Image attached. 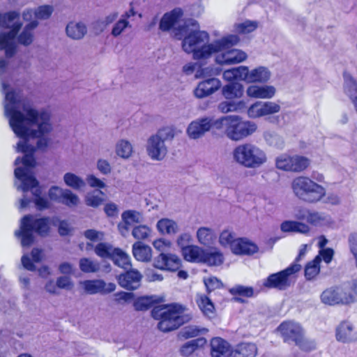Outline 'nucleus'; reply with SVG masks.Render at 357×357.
<instances>
[{"mask_svg": "<svg viewBox=\"0 0 357 357\" xmlns=\"http://www.w3.org/2000/svg\"><path fill=\"white\" fill-rule=\"evenodd\" d=\"M206 342L205 338L199 337L185 342L180 349V352L183 356H188L194 353L200 346Z\"/></svg>", "mask_w": 357, "mask_h": 357, "instance_id": "46", "label": "nucleus"}, {"mask_svg": "<svg viewBox=\"0 0 357 357\" xmlns=\"http://www.w3.org/2000/svg\"><path fill=\"white\" fill-rule=\"evenodd\" d=\"M86 181L89 185L92 188H98L99 189H102L105 187V183L93 174L88 176Z\"/></svg>", "mask_w": 357, "mask_h": 357, "instance_id": "64", "label": "nucleus"}, {"mask_svg": "<svg viewBox=\"0 0 357 357\" xmlns=\"http://www.w3.org/2000/svg\"><path fill=\"white\" fill-rule=\"evenodd\" d=\"M20 19V13L16 10L0 13V28L10 29L8 32L0 33V50H4L8 59L14 56L17 52L15 39L22 26Z\"/></svg>", "mask_w": 357, "mask_h": 357, "instance_id": "3", "label": "nucleus"}, {"mask_svg": "<svg viewBox=\"0 0 357 357\" xmlns=\"http://www.w3.org/2000/svg\"><path fill=\"white\" fill-rule=\"evenodd\" d=\"M198 241L204 245H210L214 238V234L211 229L208 227H201L197 231Z\"/></svg>", "mask_w": 357, "mask_h": 357, "instance_id": "52", "label": "nucleus"}, {"mask_svg": "<svg viewBox=\"0 0 357 357\" xmlns=\"http://www.w3.org/2000/svg\"><path fill=\"white\" fill-rule=\"evenodd\" d=\"M153 247L160 251L161 252H165L167 249L171 247V242L164 238L156 239L153 243Z\"/></svg>", "mask_w": 357, "mask_h": 357, "instance_id": "60", "label": "nucleus"}, {"mask_svg": "<svg viewBox=\"0 0 357 357\" xmlns=\"http://www.w3.org/2000/svg\"><path fill=\"white\" fill-rule=\"evenodd\" d=\"M133 237L137 240H145L151 234V229L146 225H138L132 231Z\"/></svg>", "mask_w": 357, "mask_h": 357, "instance_id": "56", "label": "nucleus"}, {"mask_svg": "<svg viewBox=\"0 0 357 357\" xmlns=\"http://www.w3.org/2000/svg\"><path fill=\"white\" fill-rule=\"evenodd\" d=\"M116 248L108 243H98L94 248V252L97 256L104 259H110Z\"/></svg>", "mask_w": 357, "mask_h": 357, "instance_id": "48", "label": "nucleus"}, {"mask_svg": "<svg viewBox=\"0 0 357 357\" xmlns=\"http://www.w3.org/2000/svg\"><path fill=\"white\" fill-rule=\"evenodd\" d=\"M79 268L85 273H96L100 268V265L98 261L83 257L79 259Z\"/></svg>", "mask_w": 357, "mask_h": 357, "instance_id": "50", "label": "nucleus"}, {"mask_svg": "<svg viewBox=\"0 0 357 357\" xmlns=\"http://www.w3.org/2000/svg\"><path fill=\"white\" fill-rule=\"evenodd\" d=\"M222 43L219 42L217 45L213 44H203L199 47L196 49L192 53L196 59H202L208 58L213 53L218 52L221 50Z\"/></svg>", "mask_w": 357, "mask_h": 357, "instance_id": "36", "label": "nucleus"}, {"mask_svg": "<svg viewBox=\"0 0 357 357\" xmlns=\"http://www.w3.org/2000/svg\"><path fill=\"white\" fill-rule=\"evenodd\" d=\"M258 246L245 238H240L231 244L233 253L238 255H252L258 252Z\"/></svg>", "mask_w": 357, "mask_h": 357, "instance_id": "22", "label": "nucleus"}, {"mask_svg": "<svg viewBox=\"0 0 357 357\" xmlns=\"http://www.w3.org/2000/svg\"><path fill=\"white\" fill-rule=\"evenodd\" d=\"M220 82L217 78H209L200 82L194 91L195 96L197 98H202L206 97L220 87Z\"/></svg>", "mask_w": 357, "mask_h": 357, "instance_id": "19", "label": "nucleus"}, {"mask_svg": "<svg viewBox=\"0 0 357 357\" xmlns=\"http://www.w3.org/2000/svg\"><path fill=\"white\" fill-rule=\"evenodd\" d=\"M67 35L73 39H80L86 33V27L82 23L70 22L66 28Z\"/></svg>", "mask_w": 357, "mask_h": 357, "instance_id": "45", "label": "nucleus"}, {"mask_svg": "<svg viewBox=\"0 0 357 357\" xmlns=\"http://www.w3.org/2000/svg\"><path fill=\"white\" fill-rule=\"evenodd\" d=\"M311 160L309 158L299 154L282 153L275 159L277 169L291 173H301L310 166Z\"/></svg>", "mask_w": 357, "mask_h": 357, "instance_id": "10", "label": "nucleus"}, {"mask_svg": "<svg viewBox=\"0 0 357 357\" xmlns=\"http://www.w3.org/2000/svg\"><path fill=\"white\" fill-rule=\"evenodd\" d=\"M155 301L151 296H142L134 301L135 309L138 311L147 310L152 307L151 316L158 320V328L162 332H169L178 328L190 319L184 314L187 308L185 305L172 303L154 305Z\"/></svg>", "mask_w": 357, "mask_h": 357, "instance_id": "1", "label": "nucleus"}, {"mask_svg": "<svg viewBox=\"0 0 357 357\" xmlns=\"http://www.w3.org/2000/svg\"><path fill=\"white\" fill-rule=\"evenodd\" d=\"M236 240H234V235L231 232L225 230L221 232L220 235V243L223 245H230L231 247V244H233Z\"/></svg>", "mask_w": 357, "mask_h": 357, "instance_id": "59", "label": "nucleus"}, {"mask_svg": "<svg viewBox=\"0 0 357 357\" xmlns=\"http://www.w3.org/2000/svg\"><path fill=\"white\" fill-rule=\"evenodd\" d=\"M22 183L25 190L37 188L39 184L38 180L32 175L26 176L22 181Z\"/></svg>", "mask_w": 357, "mask_h": 357, "instance_id": "62", "label": "nucleus"}, {"mask_svg": "<svg viewBox=\"0 0 357 357\" xmlns=\"http://www.w3.org/2000/svg\"><path fill=\"white\" fill-rule=\"evenodd\" d=\"M211 355L212 357L230 356L229 344L220 337H215L211 340Z\"/></svg>", "mask_w": 357, "mask_h": 357, "instance_id": "24", "label": "nucleus"}, {"mask_svg": "<svg viewBox=\"0 0 357 357\" xmlns=\"http://www.w3.org/2000/svg\"><path fill=\"white\" fill-rule=\"evenodd\" d=\"M153 266L161 271L176 272L182 267V260L175 254L161 252L155 257Z\"/></svg>", "mask_w": 357, "mask_h": 357, "instance_id": "13", "label": "nucleus"}, {"mask_svg": "<svg viewBox=\"0 0 357 357\" xmlns=\"http://www.w3.org/2000/svg\"><path fill=\"white\" fill-rule=\"evenodd\" d=\"M215 121L212 118L205 117L191 122L187 129L188 135L190 138L197 139L211 129L216 131Z\"/></svg>", "mask_w": 357, "mask_h": 357, "instance_id": "14", "label": "nucleus"}, {"mask_svg": "<svg viewBox=\"0 0 357 357\" xmlns=\"http://www.w3.org/2000/svg\"><path fill=\"white\" fill-rule=\"evenodd\" d=\"M215 128L217 130H223L225 135L233 141L242 140L257 130L254 122L245 121L237 115H229L215 119Z\"/></svg>", "mask_w": 357, "mask_h": 357, "instance_id": "4", "label": "nucleus"}, {"mask_svg": "<svg viewBox=\"0 0 357 357\" xmlns=\"http://www.w3.org/2000/svg\"><path fill=\"white\" fill-rule=\"evenodd\" d=\"M280 228L284 232L307 234L310 231V227L306 224L294 220L284 221L281 224Z\"/></svg>", "mask_w": 357, "mask_h": 357, "instance_id": "41", "label": "nucleus"}, {"mask_svg": "<svg viewBox=\"0 0 357 357\" xmlns=\"http://www.w3.org/2000/svg\"><path fill=\"white\" fill-rule=\"evenodd\" d=\"M224 261V256L220 251H208L204 250L202 255V263L209 266H218L221 265Z\"/></svg>", "mask_w": 357, "mask_h": 357, "instance_id": "43", "label": "nucleus"}, {"mask_svg": "<svg viewBox=\"0 0 357 357\" xmlns=\"http://www.w3.org/2000/svg\"><path fill=\"white\" fill-rule=\"evenodd\" d=\"M64 181L67 185L74 189H79L84 185L82 179L73 173H66L64 175Z\"/></svg>", "mask_w": 357, "mask_h": 357, "instance_id": "55", "label": "nucleus"}, {"mask_svg": "<svg viewBox=\"0 0 357 357\" xmlns=\"http://www.w3.org/2000/svg\"><path fill=\"white\" fill-rule=\"evenodd\" d=\"M344 91L349 96L357 112V82L354 77L347 73H344Z\"/></svg>", "mask_w": 357, "mask_h": 357, "instance_id": "38", "label": "nucleus"}, {"mask_svg": "<svg viewBox=\"0 0 357 357\" xmlns=\"http://www.w3.org/2000/svg\"><path fill=\"white\" fill-rule=\"evenodd\" d=\"M174 35L178 40L183 39L182 47L188 54L192 53L209 40V35L206 31L193 30L189 32V27L187 25L179 26L176 29Z\"/></svg>", "mask_w": 357, "mask_h": 357, "instance_id": "9", "label": "nucleus"}, {"mask_svg": "<svg viewBox=\"0 0 357 357\" xmlns=\"http://www.w3.org/2000/svg\"><path fill=\"white\" fill-rule=\"evenodd\" d=\"M298 269L296 265H289L284 270L270 274L264 280L263 286L268 289L284 290L291 286V277L298 273Z\"/></svg>", "mask_w": 357, "mask_h": 357, "instance_id": "11", "label": "nucleus"}, {"mask_svg": "<svg viewBox=\"0 0 357 357\" xmlns=\"http://www.w3.org/2000/svg\"><path fill=\"white\" fill-rule=\"evenodd\" d=\"M49 197L52 200H57L60 197L62 203L68 206H76L79 202L78 197L70 190H66L63 192L57 186H53L50 189Z\"/></svg>", "mask_w": 357, "mask_h": 357, "instance_id": "20", "label": "nucleus"}, {"mask_svg": "<svg viewBox=\"0 0 357 357\" xmlns=\"http://www.w3.org/2000/svg\"><path fill=\"white\" fill-rule=\"evenodd\" d=\"M183 12L181 8H176L170 12L166 13L160 21V29L162 31H167L174 27L181 20Z\"/></svg>", "mask_w": 357, "mask_h": 357, "instance_id": "21", "label": "nucleus"}, {"mask_svg": "<svg viewBox=\"0 0 357 357\" xmlns=\"http://www.w3.org/2000/svg\"><path fill=\"white\" fill-rule=\"evenodd\" d=\"M49 217L34 218L32 215H25L21 221L20 235L23 246H29L34 242L33 232L44 236L48 234L50 227Z\"/></svg>", "mask_w": 357, "mask_h": 357, "instance_id": "7", "label": "nucleus"}, {"mask_svg": "<svg viewBox=\"0 0 357 357\" xmlns=\"http://www.w3.org/2000/svg\"><path fill=\"white\" fill-rule=\"evenodd\" d=\"M234 159L236 162L248 168H255L266 161L264 151L250 143L237 146L233 151Z\"/></svg>", "mask_w": 357, "mask_h": 357, "instance_id": "8", "label": "nucleus"}, {"mask_svg": "<svg viewBox=\"0 0 357 357\" xmlns=\"http://www.w3.org/2000/svg\"><path fill=\"white\" fill-rule=\"evenodd\" d=\"M247 95L255 98H271L275 93V89L273 86L251 85L247 89Z\"/></svg>", "mask_w": 357, "mask_h": 357, "instance_id": "27", "label": "nucleus"}, {"mask_svg": "<svg viewBox=\"0 0 357 357\" xmlns=\"http://www.w3.org/2000/svg\"><path fill=\"white\" fill-rule=\"evenodd\" d=\"M83 284L86 292L90 294L111 293L116 289L115 284L112 282L106 284L102 280H86Z\"/></svg>", "mask_w": 357, "mask_h": 357, "instance_id": "18", "label": "nucleus"}, {"mask_svg": "<svg viewBox=\"0 0 357 357\" xmlns=\"http://www.w3.org/2000/svg\"><path fill=\"white\" fill-rule=\"evenodd\" d=\"M128 24L129 22L126 18L119 20L114 25V27L112 30V34L115 37L119 36L123 32V31L128 26Z\"/></svg>", "mask_w": 357, "mask_h": 357, "instance_id": "58", "label": "nucleus"}, {"mask_svg": "<svg viewBox=\"0 0 357 357\" xmlns=\"http://www.w3.org/2000/svg\"><path fill=\"white\" fill-rule=\"evenodd\" d=\"M222 91L226 99L233 100L243 96V87L237 82H231L223 86Z\"/></svg>", "mask_w": 357, "mask_h": 357, "instance_id": "39", "label": "nucleus"}, {"mask_svg": "<svg viewBox=\"0 0 357 357\" xmlns=\"http://www.w3.org/2000/svg\"><path fill=\"white\" fill-rule=\"evenodd\" d=\"M116 151L119 156L128 158L132 152V147L128 141L121 140L116 145Z\"/></svg>", "mask_w": 357, "mask_h": 357, "instance_id": "54", "label": "nucleus"}, {"mask_svg": "<svg viewBox=\"0 0 357 357\" xmlns=\"http://www.w3.org/2000/svg\"><path fill=\"white\" fill-rule=\"evenodd\" d=\"M24 110L27 116V117L25 116L24 122L27 121L30 124H37L39 119H41V122H49V118L44 112L39 114L36 109L33 108H28Z\"/></svg>", "mask_w": 357, "mask_h": 357, "instance_id": "53", "label": "nucleus"}, {"mask_svg": "<svg viewBox=\"0 0 357 357\" xmlns=\"http://www.w3.org/2000/svg\"><path fill=\"white\" fill-rule=\"evenodd\" d=\"M257 27L258 22L257 21L247 20L241 23L236 24L234 30L238 34L245 35L253 32Z\"/></svg>", "mask_w": 357, "mask_h": 357, "instance_id": "51", "label": "nucleus"}, {"mask_svg": "<svg viewBox=\"0 0 357 357\" xmlns=\"http://www.w3.org/2000/svg\"><path fill=\"white\" fill-rule=\"evenodd\" d=\"M38 24L36 20H31L26 24L17 36L18 43L26 47L31 45L34 40L33 31L37 28Z\"/></svg>", "mask_w": 357, "mask_h": 357, "instance_id": "26", "label": "nucleus"}, {"mask_svg": "<svg viewBox=\"0 0 357 357\" xmlns=\"http://www.w3.org/2000/svg\"><path fill=\"white\" fill-rule=\"evenodd\" d=\"M40 195V190L37 189L36 193H34L36 205L40 210L47 208L49 207V202L47 199L41 197Z\"/></svg>", "mask_w": 357, "mask_h": 357, "instance_id": "61", "label": "nucleus"}, {"mask_svg": "<svg viewBox=\"0 0 357 357\" xmlns=\"http://www.w3.org/2000/svg\"><path fill=\"white\" fill-rule=\"evenodd\" d=\"M257 347L252 342H240L230 351V357H255Z\"/></svg>", "mask_w": 357, "mask_h": 357, "instance_id": "25", "label": "nucleus"}, {"mask_svg": "<svg viewBox=\"0 0 357 357\" xmlns=\"http://www.w3.org/2000/svg\"><path fill=\"white\" fill-rule=\"evenodd\" d=\"M204 284L208 294H210L215 289H221L223 287L222 281L216 277L208 278L204 280Z\"/></svg>", "mask_w": 357, "mask_h": 357, "instance_id": "57", "label": "nucleus"}, {"mask_svg": "<svg viewBox=\"0 0 357 357\" xmlns=\"http://www.w3.org/2000/svg\"><path fill=\"white\" fill-rule=\"evenodd\" d=\"M321 262V257L317 255L312 260L306 264L304 268V275L306 280L314 279L318 275L320 272Z\"/></svg>", "mask_w": 357, "mask_h": 357, "instance_id": "42", "label": "nucleus"}, {"mask_svg": "<svg viewBox=\"0 0 357 357\" xmlns=\"http://www.w3.org/2000/svg\"><path fill=\"white\" fill-rule=\"evenodd\" d=\"M142 278V275L140 272L131 268L120 274L117 278V281L121 287L132 291L140 287Z\"/></svg>", "mask_w": 357, "mask_h": 357, "instance_id": "16", "label": "nucleus"}, {"mask_svg": "<svg viewBox=\"0 0 357 357\" xmlns=\"http://www.w3.org/2000/svg\"><path fill=\"white\" fill-rule=\"evenodd\" d=\"M139 215V213L135 211L128 210L124 211L121 215L122 222L118 225L120 232L121 234L128 232L131 225L139 223L140 222Z\"/></svg>", "mask_w": 357, "mask_h": 357, "instance_id": "31", "label": "nucleus"}, {"mask_svg": "<svg viewBox=\"0 0 357 357\" xmlns=\"http://www.w3.org/2000/svg\"><path fill=\"white\" fill-rule=\"evenodd\" d=\"M132 255L136 260L147 262L151 259L152 250L149 245L137 241L132 245Z\"/></svg>", "mask_w": 357, "mask_h": 357, "instance_id": "33", "label": "nucleus"}, {"mask_svg": "<svg viewBox=\"0 0 357 357\" xmlns=\"http://www.w3.org/2000/svg\"><path fill=\"white\" fill-rule=\"evenodd\" d=\"M111 261L115 266L125 271L132 268L130 257L120 248L115 249Z\"/></svg>", "mask_w": 357, "mask_h": 357, "instance_id": "35", "label": "nucleus"}, {"mask_svg": "<svg viewBox=\"0 0 357 357\" xmlns=\"http://www.w3.org/2000/svg\"><path fill=\"white\" fill-rule=\"evenodd\" d=\"M229 292L235 296V300L243 303L242 298H251L254 295V289L252 287H245L237 284L230 288Z\"/></svg>", "mask_w": 357, "mask_h": 357, "instance_id": "44", "label": "nucleus"}, {"mask_svg": "<svg viewBox=\"0 0 357 357\" xmlns=\"http://www.w3.org/2000/svg\"><path fill=\"white\" fill-rule=\"evenodd\" d=\"M245 102L239 100L238 102L234 101H223L219 105V109L222 113H228L231 112H241L246 109Z\"/></svg>", "mask_w": 357, "mask_h": 357, "instance_id": "47", "label": "nucleus"}, {"mask_svg": "<svg viewBox=\"0 0 357 357\" xmlns=\"http://www.w3.org/2000/svg\"><path fill=\"white\" fill-rule=\"evenodd\" d=\"M157 228L162 234H176L178 231V225L176 222L168 218L160 220L157 223Z\"/></svg>", "mask_w": 357, "mask_h": 357, "instance_id": "49", "label": "nucleus"}, {"mask_svg": "<svg viewBox=\"0 0 357 357\" xmlns=\"http://www.w3.org/2000/svg\"><path fill=\"white\" fill-rule=\"evenodd\" d=\"M200 333V330L192 326L186 327L181 333V336L185 339H188L197 336Z\"/></svg>", "mask_w": 357, "mask_h": 357, "instance_id": "63", "label": "nucleus"}, {"mask_svg": "<svg viewBox=\"0 0 357 357\" xmlns=\"http://www.w3.org/2000/svg\"><path fill=\"white\" fill-rule=\"evenodd\" d=\"M204 251V250L195 245H187L181 250L185 260L198 263H202Z\"/></svg>", "mask_w": 357, "mask_h": 357, "instance_id": "37", "label": "nucleus"}, {"mask_svg": "<svg viewBox=\"0 0 357 357\" xmlns=\"http://www.w3.org/2000/svg\"><path fill=\"white\" fill-rule=\"evenodd\" d=\"M234 70V77H239L248 83L265 84L271 77V72L264 66H259L251 71L248 66H239Z\"/></svg>", "mask_w": 357, "mask_h": 357, "instance_id": "12", "label": "nucleus"}, {"mask_svg": "<svg viewBox=\"0 0 357 357\" xmlns=\"http://www.w3.org/2000/svg\"><path fill=\"white\" fill-rule=\"evenodd\" d=\"M336 339L339 342H349L354 340L355 333L351 324L347 321H342L336 328Z\"/></svg>", "mask_w": 357, "mask_h": 357, "instance_id": "30", "label": "nucleus"}, {"mask_svg": "<svg viewBox=\"0 0 357 357\" xmlns=\"http://www.w3.org/2000/svg\"><path fill=\"white\" fill-rule=\"evenodd\" d=\"M53 7L50 5L40 6L36 10L31 9L27 10L24 12L23 17L26 21H31L34 16L39 20L48 19L52 14Z\"/></svg>", "mask_w": 357, "mask_h": 357, "instance_id": "32", "label": "nucleus"}, {"mask_svg": "<svg viewBox=\"0 0 357 357\" xmlns=\"http://www.w3.org/2000/svg\"><path fill=\"white\" fill-rule=\"evenodd\" d=\"M18 147L20 151L24 155L22 158V163L26 168H32L36 166V162L34 158V153L36 151V146L29 144L27 142H19Z\"/></svg>", "mask_w": 357, "mask_h": 357, "instance_id": "29", "label": "nucleus"}, {"mask_svg": "<svg viewBox=\"0 0 357 357\" xmlns=\"http://www.w3.org/2000/svg\"><path fill=\"white\" fill-rule=\"evenodd\" d=\"M147 151L153 160H162L167 153L164 140L158 135L151 136L149 139Z\"/></svg>", "mask_w": 357, "mask_h": 357, "instance_id": "17", "label": "nucleus"}, {"mask_svg": "<svg viewBox=\"0 0 357 357\" xmlns=\"http://www.w3.org/2000/svg\"><path fill=\"white\" fill-rule=\"evenodd\" d=\"M247 54L242 50L232 49L222 55L221 62L224 64H236L245 61Z\"/></svg>", "mask_w": 357, "mask_h": 357, "instance_id": "40", "label": "nucleus"}, {"mask_svg": "<svg viewBox=\"0 0 357 357\" xmlns=\"http://www.w3.org/2000/svg\"><path fill=\"white\" fill-rule=\"evenodd\" d=\"M25 119L24 114L20 110H10V126L15 133L26 142L30 137L38 138L36 149L45 150L48 146L49 139L44 136L51 131V124L46 121L40 122L38 125V130H33L24 125Z\"/></svg>", "mask_w": 357, "mask_h": 357, "instance_id": "2", "label": "nucleus"}, {"mask_svg": "<svg viewBox=\"0 0 357 357\" xmlns=\"http://www.w3.org/2000/svg\"><path fill=\"white\" fill-rule=\"evenodd\" d=\"M280 106L274 102L258 101L248 109V115L252 119L273 114L279 112Z\"/></svg>", "mask_w": 357, "mask_h": 357, "instance_id": "15", "label": "nucleus"}, {"mask_svg": "<svg viewBox=\"0 0 357 357\" xmlns=\"http://www.w3.org/2000/svg\"><path fill=\"white\" fill-rule=\"evenodd\" d=\"M340 287L342 305H349L357 300V279L344 282Z\"/></svg>", "mask_w": 357, "mask_h": 357, "instance_id": "23", "label": "nucleus"}, {"mask_svg": "<svg viewBox=\"0 0 357 357\" xmlns=\"http://www.w3.org/2000/svg\"><path fill=\"white\" fill-rule=\"evenodd\" d=\"M278 331L284 342L294 343L303 351L310 352L316 349L315 341L305 336L303 328L297 322L284 321L278 326Z\"/></svg>", "mask_w": 357, "mask_h": 357, "instance_id": "5", "label": "nucleus"}, {"mask_svg": "<svg viewBox=\"0 0 357 357\" xmlns=\"http://www.w3.org/2000/svg\"><path fill=\"white\" fill-rule=\"evenodd\" d=\"M291 188L297 197L308 203H316L326 195L325 188L307 176L296 177Z\"/></svg>", "mask_w": 357, "mask_h": 357, "instance_id": "6", "label": "nucleus"}, {"mask_svg": "<svg viewBox=\"0 0 357 357\" xmlns=\"http://www.w3.org/2000/svg\"><path fill=\"white\" fill-rule=\"evenodd\" d=\"M196 303L203 314L208 317H212L215 312L214 303L208 296L198 294L196 296Z\"/></svg>", "mask_w": 357, "mask_h": 357, "instance_id": "34", "label": "nucleus"}, {"mask_svg": "<svg viewBox=\"0 0 357 357\" xmlns=\"http://www.w3.org/2000/svg\"><path fill=\"white\" fill-rule=\"evenodd\" d=\"M342 296L340 291V287H334L325 289L321 294L322 303L329 305H342Z\"/></svg>", "mask_w": 357, "mask_h": 357, "instance_id": "28", "label": "nucleus"}]
</instances>
